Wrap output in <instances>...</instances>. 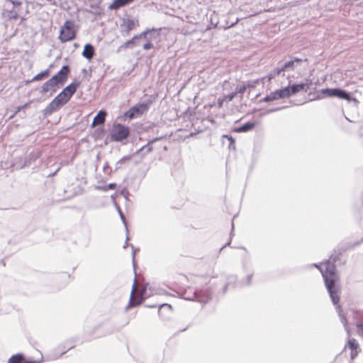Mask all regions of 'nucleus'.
<instances>
[{
	"label": "nucleus",
	"instance_id": "obj_27",
	"mask_svg": "<svg viewBox=\"0 0 363 363\" xmlns=\"http://www.w3.org/2000/svg\"><path fill=\"white\" fill-rule=\"evenodd\" d=\"M235 277H234L233 275H230L228 277V281L227 283L223 286V289H222V291L220 292V294L221 295H224L227 290H228V288L231 285L233 284V286H234L235 285Z\"/></svg>",
	"mask_w": 363,
	"mask_h": 363
},
{
	"label": "nucleus",
	"instance_id": "obj_55",
	"mask_svg": "<svg viewBox=\"0 0 363 363\" xmlns=\"http://www.w3.org/2000/svg\"><path fill=\"white\" fill-rule=\"evenodd\" d=\"M262 102H265V103L269 102L267 95H266L263 99H262L259 101V103H262Z\"/></svg>",
	"mask_w": 363,
	"mask_h": 363
},
{
	"label": "nucleus",
	"instance_id": "obj_40",
	"mask_svg": "<svg viewBox=\"0 0 363 363\" xmlns=\"http://www.w3.org/2000/svg\"><path fill=\"white\" fill-rule=\"evenodd\" d=\"M274 72H275V74L277 75H279L282 72H285V69L283 67L282 65H281V62H279L278 65L277 67H275L274 69Z\"/></svg>",
	"mask_w": 363,
	"mask_h": 363
},
{
	"label": "nucleus",
	"instance_id": "obj_11",
	"mask_svg": "<svg viewBox=\"0 0 363 363\" xmlns=\"http://www.w3.org/2000/svg\"><path fill=\"white\" fill-rule=\"evenodd\" d=\"M60 87V84H58L57 82H55L52 77H51L42 85L40 90V94L41 95H44L50 92L48 96H51L54 93L57 92Z\"/></svg>",
	"mask_w": 363,
	"mask_h": 363
},
{
	"label": "nucleus",
	"instance_id": "obj_38",
	"mask_svg": "<svg viewBox=\"0 0 363 363\" xmlns=\"http://www.w3.org/2000/svg\"><path fill=\"white\" fill-rule=\"evenodd\" d=\"M144 40L146 42L141 45L144 50H148L153 48V44L150 40H149L147 38V40Z\"/></svg>",
	"mask_w": 363,
	"mask_h": 363
},
{
	"label": "nucleus",
	"instance_id": "obj_31",
	"mask_svg": "<svg viewBox=\"0 0 363 363\" xmlns=\"http://www.w3.org/2000/svg\"><path fill=\"white\" fill-rule=\"evenodd\" d=\"M104 333L102 335V336H105L107 335L112 334L116 330V327L112 324H106L104 325Z\"/></svg>",
	"mask_w": 363,
	"mask_h": 363
},
{
	"label": "nucleus",
	"instance_id": "obj_20",
	"mask_svg": "<svg viewBox=\"0 0 363 363\" xmlns=\"http://www.w3.org/2000/svg\"><path fill=\"white\" fill-rule=\"evenodd\" d=\"M41 156L40 151H33L30 152L25 158L23 167L29 166Z\"/></svg>",
	"mask_w": 363,
	"mask_h": 363
},
{
	"label": "nucleus",
	"instance_id": "obj_62",
	"mask_svg": "<svg viewBox=\"0 0 363 363\" xmlns=\"http://www.w3.org/2000/svg\"><path fill=\"white\" fill-rule=\"evenodd\" d=\"M145 306L147 308H155L157 306V305L150 304V305H145Z\"/></svg>",
	"mask_w": 363,
	"mask_h": 363
},
{
	"label": "nucleus",
	"instance_id": "obj_19",
	"mask_svg": "<svg viewBox=\"0 0 363 363\" xmlns=\"http://www.w3.org/2000/svg\"><path fill=\"white\" fill-rule=\"evenodd\" d=\"M267 95L268 96L269 102L286 98L283 87L281 89H278L272 92H270L269 94Z\"/></svg>",
	"mask_w": 363,
	"mask_h": 363
},
{
	"label": "nucleus",
	"instance_id": "obj_15",
	"mask_svg": "<svg viewBox=\"0 0 363 363\" xmlns=\"http://www.w3.org/2000/svg\"><path fill=\"white\" fill-rule=\"evenodd\" d=\"M257 125V121H247L240 126L235 127L233 130L235 133H247L252 130Z\"/></svg>",
	"mask_w": 363,
	"mask_h": 363
},
{
	"label": "nucleus",
	"instance_id": "obj_23",
	"mask_svg": "<svg viewBox=\"0 0 363 363\" xmlns=\"http://www.w3.org/2000/svg\"><path fill=\"white\" fill-rule=\"evenodd\" d=\"M134 0H113V2L108 6L110 10H116L121 7H123Z\"/></svg>",
	"mask_w": 363,
	"mask_h": 363
},
{
	"label": "nucleus",
	"instance_id": "obj_35",
	"mask_svg": "<svg viewBox=\"0 0 363 363\" xmlns=\"http://www.w3.org/2000/svg\"><path fill=\"white\" fill-rule=\"evenodd\" d=\"M130 159V157L129 156H124L121 160H119L116 164L115 170L116 171V170L119 169L121 167V164L125 163L126 161L129 160Z\"/></svg>",
	"mask_w": 363,
	"mask_h": 363
},
{
	"label": "nucleus",
	"instance_id": "obj_6",
	"mask_svg": "<svg viewBox=\"0 0 363 363\" xmlns=\"http://www.w3.org/2000/svg\"><path fill=\"white\" fill-rule=\"evenodd\" d=\"M69 99L62 91L50 102L42 111L44 117L49 116L53 113L59 111L62 106L68 103Z\"/></svg>",
	"mask_w": 363,
	"mask_h": 363
},
{
	"label": "nucleus",
	"instance_id": "obj_22",
	"mask_svg": "<svg viewBox=\"0 0 363 363\" xmlns=\"http://www.w3.org/2000/svg\"><path fill=\"white\" fill-rule=\"evenodd\" d=\"M8 363H29V362L23 353H17L9 359Z\"/></svg>",
	"mask_w": 363,
	"mask_h": 363
},
{
	"label": "nucleus",
	"instance_id": "obj_2",
	"mask_svg": "<svg viewBox=\"0 0 363 363\" xmlns=\"http://www.w3.org/2000/svg\"><path fill=\"white\" fill-rule=\"evenodd\" d=\"M5 13L10 20L24 21L28 13V6L21 0H6Z\"/></svg>",
	"mask_w": 363,
	"mask_h": 363
},
{
	"label": "nucleus",
	"instance_id": "obj_46",
	"mask_svg": "<svg viewBox=\"0 0 363 363\" xmlns=\"http://www.w3.org/2000/svg\"><path fill=\"white\" fill-rule=\"evenodd\" d=\"M357 328L359 335L363 338V323H359L357 325Z\"/></svg>",
	"mask_w": 363,
	"mask_h": 363
},
{
	"label": "nucleus",
	"instance_id": "obj_28",
	"mask_svg": "<svg viewBox=\"0 0 363 363\" xmlns=\"http://www.w3.org/2000/svg\"><path fill=\"white\" fill-rule=\"evenodd\" d=\"M347 347L351 351H361L358 342L354 338L349 339Z\"/></svg>",
	"mask_w": 363,
	"mask_h": 363
},
{
	"label": "nucleus",
	"instance_id": "obj_14",
	"mask_svg": "<svg viewBox=\"0 0 363 363\" xmlns=\"http://www.w3.org/2000/svg\"><path fill=\"white\" fill-rule=\"evenodd\" d=\"M163 138H164L163 136H160V137H156V138H152V140H150L146 145H145L143 147H141L140 148H139L136 151L135 154L140 153L143 156V155H145L150 153V152H152V150L153 149L152 144L157 141L160 140Z\"/></svg>",
	"mask_w": 363,
	"mask_h": 363
},
{
	"label": "nucleus",
	"instance_id": "obj_17",
	"mask_svg": "<svg viewBox=\"0 0 363 363\" xmlns=\"http://www.w3.org/2000/svg\"><path fill=\"white\" fill-rule=\"evenodd\" d=\"M95 52L96 50L94 46L91 43H86L84 46V50L82 51V55L85 59L90 61L95 55Z\"/></svg>",
	"mask_w": 363,
	"mask_h": 363
},
{
	"label": "nucleus",
	"instance_id": "obj_57",
	"mask_svg": "<svg viewBox=\"0 0 363 363\" xmlns=\"http://www.w3.org/2000/svg\"><path fill=\"white\" fill-rule=\"evenodd\" d=\"M48 2H49L51 5L57 6V1L56 0H46Z\"/></svg>",
	"mask_w": 363,
	"mask_h": 363
},
{
	"label": "nucleus",
	"instance_id": "obj_59",
	"mask_svg": "<svg viewBox=\"0 0 363 363\" xmlns=\"http://www.w3.org/2000/svg\"><path fill=\"white\" fill-rule=\"evenodd\" d=\"M28 361L29 362V363H40L42 362V359L40 360H37V361H32V360H28Z\"/></svg>",
	"mask_w": 363,
	"mask_h": 363
},
{
	"label": "nucleus",
	"instance_id": "obj_63",
	"mask_svg": "<svg viewBox=\"0 0 363 363\" xmlns=\"http://www.w3.org/2000/svg\"><path fill=\"white\" fill-rule=\"evenodd\" d=\"M62 277H69V274H67V273H62Z\"/></svg>",
	"mask_w": 363,
	"mask_h": 363
},
{
	"label": "nucleus",
	"instance_id": "obj_58",
	"mask_svg": "<svg viewBox=\"0 0 363 363\" xmlns=\"http://www.w3.org/2000/svg\"><path fill=\"white\" fill-rule=\"evenodd\" d=\"M128 236L127 235L126 236V240H125V245H123V248H126L127 246L128 245Z\"/></svg>",
	"mask_w": 363,
	"mask_h": 363
},
{
	"label": "nucleus",
	"instance_id": "obj_44",
	"mask_svg": "<svg viewBox=\"0 0 363 363\" xmlns=\"http://www.w3.org/2000/svg\"><path fill=\"white\" fill-rule=\"evenodd\" d=\"M291 60L293 61L294 64L295 63L299 64L303 61L307 62L308 59L305 58L304 60L297 57H291Z\"/></svg>",
	"mask_w": 363,
	"mask_h": 363
},
{
	"label": "nucleus",
	"instance_id": "obj_33",
	"mask_svg": "<svg viewBox=\"0 0 363 363\" xmlns=\"http://www.w3.org/2000/svg\"><path fill=\"white\" fill-rule=\"evenodd\" d=\"M281 65L284 68L285 71L294 70L295 67V65L294 64L293 61L291 59L290 60L286 61L284 63L281 62Z\"/></svg>",
	"mask_w": 363,
	"mask_h": 363
},
{
	"label": "nucleus",
	"instance_id": "obj_56",
	"mask_svg": "<svg viewBox=\"0 0 363 363\" xmlns=\"http://www.w3.org/2000/svg\"><path fill=\"white\" fill-rule=\"evenodd\" d=\"M210 22L213 27H216L218 23V21H214L212 18H211Z\"/></svg>",
	"mask_w": 363,
	"mask_h": 363
},
{
	"label": "nucleus",
	"instance_id": "obj_50",
	"mask_svg": "<svg viewBox=\"0 0 363 363\" xmlns=\"http://www.w3.org/2000/svg\"><path fill=\"white\" fill-rule=\"evenodd\" d=\"M117 187V184L116 183H110L108 185H106V189L108 190H113L116 189Z\"/></svg>",
	"mask_w": 363,
	"mask_h": 363
},
{
	"label": "nucleus",
	"instance_id": "obj_45",
	"mask_svg": "<svg viewBox=\"0 0 363 363\" xmlns=\"http://www.w3.org/2000/svg\"><path fill=\"white\" fill-rule=\"evenodd\" d=\"M359 352L360 351H351L350 363H353L354 359L357 357Z\"/></svg>",
	"mask_w": 363,
	"mask_h": 363
},
{
	"label": "nucleus",
	"instance_id": "obj_49",
	"mask_svg": "<svg viewBox=\"0 0 363 363\" xmlns=\"http://www.w3.org/2000/svg\"><path fill=\"white\" fill-rule=\"evenodd\" d=\"M323 265H324V262H323L322 263H319V264H318V263L313 264V266L315 268H317L320 272L321 274H322V272H323L325 269V268L324 269L323 268V267H322Z\"/></svg>",
	"mask_w": 363,
	"mask_h": 363
},
{
	"label": "nucleus",
	"instance_id": "obj_29",
	"mask_svg": "<svg viewBox=\"0 0 363 363\" xmlns=\"http://www.w3.org/2000/svg\"><path fill=\"white\" fill-rule=\"evenodd\" d=\"M135 284H136V279H134L132 291L130 293V298L129 303H128L127 308H129L130 306H138V305H140L141 303V301H133V299H132V297H133V293H134L135 289Z\"/></svg>",
	"mask_w": 363,
	"mask_h": 363
},
{
	"label": "nucleus",
	"instance_id": "obj_41",
	"mask_svg": "<svg viewBox=\"0 0 363 363\" xmlns=\"http://www.w3.org/2000/svg\"><path fill=\"white\" fill-rule=\"evenodd\" d=\"M274 72H275V74L277 75H279L282 72H285V69L283 67L282 65H281V62H279L278 65L277 67H275L274 69Z\"/></svg>",
	"mask_w": 363,
	"mask_h": 363
},
{
	"label": "nucleus",
	"instance_id": "obj_53",
	"mask_svg": "<svg viewBox=\"0 0 363 363\" xmlns=\"http://www.w3.org/2000/svg\"><path fill=\"white\" fill-rule=\"evenodd\" d=\"M225 101H226V100H225V99L224 98V96H223V98H222V99L219 98V99H218V107H220H220H222V106H223V102H224Z\"/></svg>",
	"mask_w": 363,
	"mask_h": 363
},
{
	"label": "nucleus",
	"instance_id": "obj_9",
	"mask_svg": "<svg viewBox=\"0 0 363 363\" xmlns=\"http://www.w3.org/2000/svg\"><path fill=\"white\" fill-rule=\"evenodd\" d=\"M75 340H67L65 341L63 343L59 345L56 348L50 352L47 355L46 358L48 360H56L61 357L64 354L67 352V351L70 350L71 349L74 347Z\"/></svg>",
	"mask_w": 363,
	"mask_h": 363
},
{
	"label": "nucleus",
	"instance_id": "obj_36",
	"mask_svg": "<svg viewBox=\"0 0 363 363\" xmlns=\"http://www.w3.org/2000/svg\"><path fill=\"white\" fill-rule=\"evenodd\" d=\"M223 137L229 141V148L235 149V140L233 137L230 135H224Z\"/></svg>",
	"mask_w": 363,
	"mask_h": 363
},
{
	"label": "nucleus",
	"instance_id": "obj_26",
	"mask_svg": "<svg viewBox=\"0 0 363 363\" xmlns=\"http://www.w3.org/2000/svg\"><path fill=\"white\" fill-rule=\"evenodd\" d=\"M50 74V69H46L42 72H40V73L37 74L36 75H35L32 79H31V81H41V80H43L46 78H48Z\"/></svg>",
	"mask_w": 363,
	"mask_h": 363
},
{
	"label": "nucleus",
	"instance_id": "obj_12",
	"mask_svg": "<svg viewBox=\"0 0 363 363\" xmlns=\"http://www.w3.org/2000/svg\"><path fill=\"white\" fill-rule=\"evenodd\" d=\"M70 72H71V68H70L69 65H65L62 67L60 70H59L52 77L61 86L64 85V84L67 82L68 77L70 74Z\"/></svg>",
	"mask_w": 363,
	"mask_h": 363
},
{
	"label": "nucleus",
	"instance_id": "obj_54",
	"mask_svg": "<svg viewBox=\"0 0 363 363\" xmlns=\"http://www.w3.org/2000/svg\"><path fill=\"white\" fill-rule=\"evenodd\" d=\"M252 277H253V273H251L247 276V283L248 285H250L251 284Z\"/></svg>",
	"mask_w": 363,
	"mask_h": 363
},
{
	"label": "nucleus",
	"instance_id": "obj_30",
	"mask_svg": "<svg viewBox=\"0 0 363 363\" xmlns=\"http://www.w3.org/2000/svg\"><path fill=\"white\" fill-rule=\"evenodd\" d=\"M311 80L306 79V82L296 83V86L298 88L300 91H307L311 84Z\"/></svg>",
	"mask_w": 363,
	"mask_h": 363
},
{
	"label": "nucleus",
	"instance_id": "obj_7",
	"mask_svg": "<svg viewBox=\"0 0 363 363\" xmlns=\"http://www.w3.org/2000/svg\"><path fill=\"white\" fill-rule=\"evenodd\" d=\"M130 134V128L120 123H114L110 131L111 142L121 143L126 140Z\"/></svg>",
	"mask_w": 363,
	"mask_h": 363
},
{
	"label": "nucleus",
	"instance_id": "obj_4",
	"mask_svg": "<svg viewBox=\"0 0 363 363\" xmlns=\"http://www.w3.org/2000/svg\"><path fill=\"white\" fill-rule=\"evenodd\" d=\"M215 294L214 286L211 285L203 289H191L186 291L184 294V298L189 301H197L205 304L208 303Z\"/></svg>",
	"mask_w": 363,
	"mask_h": 363
},
{
	"label": "nucleus",
	"instance_id": "obj_42",
	"mask_svg": "<svg viewBox=\"0 0 363 363\" xmlns=\"http://www.w3.org/2000/svg\"><path fill=\"white\" fill-rule=\"evenodd\" d=\"M131 247H132V262H133V267L135 268L136 264H135V256L136 252L139 251V248H135L133 245H131Z\"/></svg>",
	"mask_w": 363,
	"mask_h": 363
},
{
	"label": "nucleus",
	"instance_id": "obj_34",
	"mask_svg": "<svg viewBox=\"0 0 363 363\" xmlns=\"http://www.w3.org/2000/svg\"><path fill=\"white\" fill-rule=\"evenodd\" d=\"M286 108H287V106H281V107H276V108H269V109H267L264 111V113H262L260 116H263L264 115L270 114L272 113L281 111V110L284 109Z\"/></svg>",
	"mask_w": 363,
	"mask_h": 363
},
{
	"label": "nucleus",
	"instance_id": "obj_10",
	"mask_svg": "<svg viewBox=\"0 0 363 363\" xmlns=\"http://www.w3.org/2000/svg\"><path fill=\"white\" fill-rule=\"evenodd\" d=\"M150 31L149 29H147L141 33L134 35L131 39L125 42L121 48L133 49L135 47L141 45L143 40H147V35Z\"/></svg>",
	"mask_w": 363,
	"mask_h": 363
},
{
	"label": "nucleus",
	"instance_id": "obj_60",
	"mask_svg": "<svg viewBox=\"0 0 363 363\" xmlns=\"http://www.w3.org/2000/svg\"><path fill=\"white\" fill-rule=\"evenodd\" d=\"M59 170H60V167L57 168L55 172H53V173L50 174V176H51V177L55 176Z\"/></svg>",
	"mask_w": 363,
	"mask_h": 363
},
{
	"label": "nucleus",
	"instance_id": "obj_21",
	"mask_svg": "<svg viewBox=\"0 0 363 363\" xmlns=\"http://www.w3.org/2000/svg\"><path fill=\"white\" fill-rule=\"evenodd\" d=\"M286 98H289L291 96L301 92L296 86V83L289 84L288 86L283 87Z\"/></svg>",
	"mask_w": 363,
	"mask_h": 363
},
{
	"label": "nucleus",
	"instance_id": "obj_47",
	"mask_svg": "<svg viewBox=\"0 0 363 363\" xmlns=\"http://www.w3.org/2000/svg\"><path fill=\"white\" fill-rule=\"evenodd\" d=\"M276 76H277V74H275V72L274 70H272L268 75L265 76L264 77H266V79L269 82L270 80H272V79H274Z\"/></svg>",
	"mask_w": 363,
	"mask_h": 363
},
{
	"label": "nucleus",
	"instance_id": "obj_8",
	"mask_svg": "<svg viewBox=\"0 0 363 363\" xmlns=\"http://www.w3.org/2000/svg\"><path fill=\"white\" fill-rule=\"evenodd\" d=\"M77 33L75 23L72 20H67L61 26L59 40L61 43H67L74 40Z\"/></svg>",
	"mask_w": 363,
	"mask_h": 363
},
{
	"label": "nucleus",
	"instance_id": "obj_3",
	"mask_svg": "<svg viewBox=\"0 0 363 363\" xmlns=\"http://www.w3.org/2000/svg\"><path fill=\"white\" fill-rule=\"evenodd\" d=\"M324 97H336L350 103L352 102L354 105H357L359 103L358 100L352 96L351 92L340 87L322 89L318 91L315 99L318 100Z\"/></svg>",
	"mask_w": 363,
	"mask_h": 363
},
{
	"label": "nucleus",
	"instance_id": "obj_64",
	"mask_svg": "<svg viewBox=\"0 0 363 363\" xmlns=\"http://www.w3.org/2000/svg\"><path fill=\"white\" fill-rule=\"evenodd\" d=\"M238 18L236 20V21H235V23H231L230 27H233V26H234L235 25H236V24H237V23H238Z\"/></svg>",
	"mask_w": 363,
	"mask_h": 363
},
{
	"label": "nucleus",
	"instance_id": "obj_48",
	"mask_svg": "<svg viewBox=\"0 0 363 363\" xmlns=\"http://www.w3.org/2000/svg\"><path fill=\"white\" fill-rule=\"evenodd\" d=\"M95 133L98 137H100L105 133V129L104 128H98L96 130Z\"/></svg>",
	"mask_w": 363,
	"mask_h": 363
},
{
	"label": "nucleus",
	"instance_id": "obj_18",
	"mask_svg": "<svg viewBox=\"0 0 363 363\" xmlns=\"http://www.w3.org/2000/svg\"><path fill=\"white\" fill-rule=\"evenodd\" d=\"M123 23L121 26L124 27V31L127 34H128L137 25H138V21L132 18H123Z\"/></svg>",
	"mask_w": 363,
	"mask_h": 363
},
{
	"label": "nucleus",
	"instance_id": "obj_5",
	"mask_svg": "<svg viewBox=\"0 0 363 363\" xmlns=\"http://www.w3.org/2000/svg\"><path fill=\"white\" fill-rule=\"evenodd\" d=\"M154 100L155 97L150 96L147 99L133 106L123 113L124 118L132 120L141 116L144 113L147 112L150 109Z\"/></svg>",
	"mask_w": 363,
	"mask_h": 363
},
{
	"label": "nucleus",
	"instance_id": "obj_39",
	"mask_svg": "<svg viewBox=\"0 0 363 363\" xmlns=\"http://www.w3.org/2000/svg\"><path fill=\"white\" fill-rule=\"evenodd\" d=\"M247 90L245 83L243 82L241 86H238L235 88V92L238 94H243Z\"/></svg>",
	"mask_w": 363,
	"mask_h": 363
},
{
	"label": "nucleus",
	"instance_id": "obj_61",
	"mask_svg": "<svg viewBox=\"0 0 363 363\" xmlns=\"http://www.w3.org/2000/svg\"><path fill=\"white\" fill-rule=\"evenodd\" d=\"M33 82L34 81H31V79H28V80H26L25 82V84H26V85H28V84H30L31 82Z\"/></svg>",
	"mask_w": 363,
	"mask_h": 363
},
{
	"label": "nucleus",
	"instance_id": "obj_52",
	"mask_svg": "<svg viewBox=\"0 0 363 363\" xmlns=\"http://www.w3.org/2000/svg\"><path fill=\"white\" fill-rule=\"evenodd\" d=\"M120 194L125 197V199H128V196L129 195L128 191L126 189H123L121 191Z\"/></svg>",
	"mask_w": 363,
	"mask_h": 363
},
{
	"label": "nucleus",
	"instance_id": "obj_32",
	"mask_svg": "<svg viewBox=\"0 0 363 363\" xmlns=\"http://www.w3.org/2000/svg\"><path fill=\"white\" fill-rule=\"evenodd\" d=\"M158 306H159V309H158L159 315H162V309L167 310L169 312H171L172 311V306L169 303H162V304H160Z\"/></svg>",
	"mask_w": 363,
	"mask_h": 363
},
{
	"label": "nucleus",
	"instance_id": "obj_51",
	"mask_svg": "<svg viewBox=\"0 0 363 363\" xmlns=\"http://www.w3.org/2000/svg\"><path fill=\"white\" fill-rule=\"evenodd\" d=\"M94 189L96 190H99V191H107L106 185V186L96 185V186H94Z\"/></svg>",
	"mask_w": 363,
	"mask_h": 363
},
{
	"label": "nucleus",
	"instance_id": "obj_1",
	"mask_svg": "<svg viewBox=\"0 0 363 363\" xmlns=\"http://www.w3.org/2000/svg\"><path fill=\"white\" fill-rule=\"evenodd\" d=\"M345 249H335L329 258L324 261L325 269L322 272L324 284L329 294L330 298L335 306L341 322H347L345 316L342 314V309L339 304L341 293L340 279L337 273V267L346 264V259L342 258Z\"/></svg>",
	"mask_w": 363,
	"mask_h": 363
},
{
	"label": "nucleus",
	"instance_id": "obj_16",
	"mask_svg": "<svg viewBox=\"0 0 363 363\" xmlns=\"http://www.w3.org/2000/svg\"><path fill=\"white\" fill-rule=\"evenodd\" d=\"M107 112L106 110H100L94 117L91 126L93 128L96 125H103L106 121Z\"/></svg>",
	"mask_w": 363,
	"mask_h": 363
},
{
	"label": "nucleus",
	"instance_id": "obj_43",
	"mask_svg": "<svg viewBox=\"0 0 363 363\" xmlns=\"http://www.w3.org/2000/svg\"><path fill=\"white\" fill-rule=\"evenodd\" d=\"M236 93L235 91H233L227 95H224V98L225 99L226 101H231L236 96Z\"/></svg>",
	"mask_w": 363,
	"mask_h": 363
},
{
	"label": "nucleus",
	"instance_id": "obj_24",
	"mask_svg": "<svg viewBox=\"0 0 363 363\" xmlns=\"http://www.w3.org/2000/svg\"><path fill=\"white\" fill-rule=\"evenodd\" d=\"M266 77H261L256 79L255 80H249L246 82H244L247 89H254L257 85L265 83Z\"/></svg>",
	"mask_w": 363,
	"mask_h": 363
},
{
	"label": "nucleus",
	"instance_id": "obj_13",
	"mask_svg": "<svg viewBox=\"0 0 363 363\" xmlns=\"http://www.w3.org/2000/svg\"><path fill=\"white\" fill-rule=\"evenodd\" d=\"M81 82L74 79L72 83L66 86L62 91L65 93V94L67 96V97L70 100L72 96L75 94L77 91L78 87L80 86Z\"/></svg>",
	"mask_w": 363,
	"mask_h": 363
},
{
	"label": "nucleus",
	"instance_id": "obj_37",
	"mask_svg": "<svg viewBox=\"0 0 363 363\" xmlns=\"http://www.w3.org/2000/svg\"><path fill=\"white\" fill-rule=\"evenodd\" d=\"M233 230H234V223L233 222H232L231 223V232H230V239L229 240L220 248V252L224 249L225 247H226L227 246H229L231 243V240H232V236L233 235Z\"/></svg>",
	"mask_w": 363,
	"mask_h": 363
},
{
	"label": "nucleus",
	"instance_id": "obj_25",
	"mask_svg": "<svg viewBox=\"0 0 363 363\" xmlns=\"http://www.w3.org/2000/svg\"><path fill=\"white\" fill-rule=\"evenodd\" d=\"M116 194H112V195L111 196V199H112V201H113V203H114V206H115V207H116V210H117V211H118V214H119V216H120V218H121V219L122 222L123 223V224H124V225H125V226L126 230H128L127 223H126V220H125V216H124V215H123V212H122V211H121V208H120L119 205L117 203V202H116V200H115V199H116Z\"/></svg>",
	"mask_w": 363,
	"mask_h": 363
}]
</instances>
